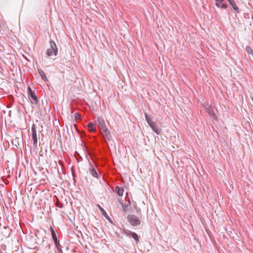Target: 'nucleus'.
I'll use <instances>...</instances> for the list:
<instances>
[{"label":"nucleus","instance_id":"f257e3e1","mask_svg":"<svg viewBox=\"0 0 253 253\" xmlns=\"http://www.w3.org/2000/svg\"><path fill=\"white\" fill-rule=\"evenodd\" d=\"M58 53L57 46L53 41H50V47L46 51V54L48 56H51L53 55L56 56Z\"/></svg>","mask_w":253,"mask_h":253},{"label":"nucleus","instance_id":"f03ea898","mask_svg":"<svg viewBox=\"0 0 253 253\" xmlns=\"http://www.w3.org/2000/svg\"><path fill=\"white\" fill-rule=\"evenodd\" d=\"M127 220L129 223L133 226H137L140 224V220L135 215L129 214L127 216Z\"/></svg>","mask_w":253,"mask_h":253},{"label":"nucleus","instance_id":"7ed1b4c3","mask_svg":"<svg viewBox=\"0 0 253 253\" xmlns=\"http://www.w3.org/2000/svg\"><path fill=\"white\" fill-rule=\"evenodd\" d=\"M28 97L32 103L37 104L38 102V98L35 93V91L32 90L30 87H28Z\"/></svg>","mask_w":253,"mask_h":253},{"label":"nucleus","instance_id":"20e7f679","mask_svg":"<svg viewBox=\"0 0 253 253\" xmlns=\"http://www.w3.org/2000/svg\"><path fill=\"white\" fill-rule=\"evenodd\" d=\"M50 230L51 231L52 238V239L54 241V244H55V246L57 249H59V247L60 246V244H59V241L58 240V239H57L55 232L54 230L53 229V228L51 226L50 228Z\"/></svg>","mask_w":253,"mask_h":253},{"label":"nucleus","instance_id":"39448f33","mask_svg":"<svg viewBox=\"0 0 253 253\" xmlns=\"http://www.w3.org/2000/svg\"><path fill=\"white\" fill-rule=\"evenodd\" d=\"M205 110L210 116L212 117L215 120L217 121V117L214 113V110L212 106L210 105L205 106Z\"/></svg>","mask_w":253,"mask_h":253},{"label":"nucleus","instance_id":"423d86ee","mask_svg":"<svg viewBox=\"0 0 253 253\" xmlns=\"http://www.w3.org/2000/svg\"><path fill=\"white\" fill-rule=\"evenodd\" d=\"M101 132L105 139H106L108 140H111L112 136L110 132L107 128L101 130Z\"/></svg>","mask_w":253,"mask_h":253},{"label":"nucleus","instance_id":"0eeeda50","mask_svg":"<svg viewBox=\"0 0 253 253\" xmlns=\"http://www.w3.org/2000/svg\"><path fill=\"white\" fill-rule=\"evenodd\" d=\"M97 123L98 124V127H99L100 131L107 128L106 124H105V122L103 118H99V117L98 118Z\"/></svg>","mask_w":253,"mask_h":253},{"label":"nucleus","instance_id":"6e6552de","mask_svg":"<svg viewBox=\"0 0 253 253\" xmlns=\"http://www.w3.org/2000/svg\"><path fill=\"white\" fill-rule=\"evenodd\" d=\"M150 126L151 127L152 130L157 134H161L162 132L161 129L158 126L156 122L151 123V125Z\"/></svg>","mask_w":253,"mask_h":253},{"label":"nucleus","instance_id":"1a4fd4ad","mask_svg":"<svg viewBox=\"0 0 253 253\" xmlns=\"http://www.w3.org/2000/svg\"><path fill=\"white\" fill-rule=\"evenodd\" d=\"M32 138L33 139V143L35 145H36L38 142V138L37 135L36 130L35 127H32Z\"/></svg>","mask_w":253,"mask_h":253},{"label":"nucleus","instance_id":"9d476101","mask_svg":"<svg viewBox=\"0 0 253 253\" xmlns=\"http://www.w3.org/2000/svg\"><path fill=\"white\" fill-rule=\"evenodd\" d=\"M127 235L131 236L132 238H133L136 242H139V238L137 236V234L134 232H132L131 231H130L129 230H127L125 232Z\"/></svg>","mask_w":253,"mask_h":253},{"label":"nucleus","instance_id":"9b49d317","mask_svg":"<svg viewBox=\"0 0 253 253\" xmlns=\"http://www.w3.org/2000/svg\"><path fill=\"white\" fill-rule=\"evenodd\" d=\"M215 1H216L215 5L216 6H219V3H221V8L226 9L227 8L228 6H227V4L225 3V0H215Z\"/></svg>","mask_w":253,"mask_h":253},{"label":"nucleus","instance_id":"f8f14e48","mask_svg":"<svg viewBox=\"0 0 253 253\" xmlns=\"http://www.w3.org/2000/svg\"><path fill=\"white\" fill-rule=\"evenodd\" d=\"M114 191L119 196H122L124 193V189L122 187H120L117 186L115 188Z\"/></svg>","mask_w":253,"mask_h":253},{"label":"nucleus","instance_id":"ddd939ff","mask_svg":"<svg viewBox=\"0 0 253 253\" xmlns=\"http://www.w3.org/2000/svg\"><path fill=\"white\" fill-rule=\"evenodd\" d=\"M229 3L231 4L232 8L236 11L237 13H239V9L238 6H236L234 0H228Z\"/></svg>","mask_w":253,"mask_h":253},{"label":"nucleus","instance_id":"4468645a","mask_svg":"<svg viewBox=\"0 0 253 253\" xmlns=\"http://www.w3.org/2000/svg\"><path fill=\"white\" fill-rule=\"evenodd\" d=\"M88 130L90 132H95L96 131V126L93 123L90 122L87 125Z\"/></svg>","mask_w":253,"mask_h":253},{"label":"nucleus","instance_id":"2eb2a0df","mask_svg":"<svg viewBox=\"0 0 253 253\" xmlns=\"http://www.w3.org/2000/svg\"><path fill=\"white\" fill-rule=\"evenodd\" d=\"M89 171L93 177H98L97 172L95 168L92 166H90V168L89 169Z\"/></svg>","mask_w":253,"mask_h":253},{"label":"nucleus","instance_id":"dca6fc26","mask_svg":"<svg viewBox=\"0 0 253 253\" xmlns=\"http://www.w3.org/2000/svg\"><path fill=\"white\" fill-rule=\"evenodd\" d=\"M38 72L41 76L42 79H47L44 72L42 70L38 69Z\"/></svg>","mask_w":253,"mask_h":253},{"label":"nucleus","instance_id":"f3484780","mask_svg":"<svg viewBox=\"0 0 253 253\" xmlns=\"http://www.w3.org/2000/svg\"><path fill=\"white\" fill-rule=\"evenodd\" d=\"M145 117L146 118V120L149 126L151 125V123H153L154 122L151 120V119L149 117L148 115L147 114H145Z\"/></svg>","mask_w":253,"mask_h":253},{"label":"nucleus","instance_id":"a211bd4d","mask_svg":"<svg viewBox=\"0 0 253 253\" xmlns=\"http://www.w3.org/2000/svg\"><path fill=\"white\" fill-rule=\"evenodd\" d=\"M145 117L146 118V120L149 126L151 125V123H153L154 122L151 120V119L149 117L148 115L147 114H145Z\"/></svg>","mask_w":253,"mask_h":253},{"label":"nucleus","instance_id":"6ab92c4d","mask_svg":"<svg viewBox=\"0 0 253 253\" xmlns=\"http://www.w3.org/2000/svg\"><path fill=\"white\" fill-rule=\"evenodd\" d=\"M246 51L249 54H251L253 56V51L250 46H247L246 47Z\"/></svg>","mask_w":253,"mask_h":253},{"label":"nucleus","instance_id":"aec40b11","mask_svg":"<svg viewBox=\"0 0 253 253\" xmlns=\"http://www.w3.org/2000/svg\"><path fill=\"white\" fill-rule=\"evenodd\" d=\"M81 118V115L78 113H76L75 114V119L76 120H79Z\"/></svg>","mask_w":253,"mask_h":253},{"label":"nucleus","instance_id":"412c9836","mask_svg":"<svg viewBox=\"0 0 253 253\" xmlns=\"http://www.w3.org/2000/svg\"><path fill=\"white\" fill-rule=\"evenodd\" d=\"M99 209L102 211L104 212V210H103V209L99 205H97Z\"/></svg>","mask_w":253,"mask_h":253},{"label":"nucleus","instance_id":"4be33fe9","mask_svg":"<svg viewBox=\"0 0 253 253\" xmlns=\"http://www.w3.org/2000/svg\"><path fill=\"white\" fill-rule=\"evenodd\" d=\"M219 6H217V7H219V8H221V3H219Z\"/></svg>","mask_w":253,"mask_h":253}]
</instances>
